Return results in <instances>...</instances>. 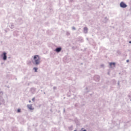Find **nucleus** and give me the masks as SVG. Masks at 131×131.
<instances>
[{
  "label": "nucleus",
  "instance_id": "obj_1",
  "mask_svg": "<svg viewBox=\"0 0 131 131\" xmlns=\"http://www.w3.org/2000/svg\"><path fill=\"white\" fill-rule=\"evenodd\" d=\"M34 60L36 65H38L40 63V58H39L38 55H35L34 56Z\"/></svg>",
  "mask_w": 131,
  "mask_h": 131
},
{
  "label": "nucleus",
  "instance_id": "obj_2",
  "mask_svg": "<svg viewBox=\"0 0 131 131\" xmlns=\"http://www.w3.org/2000/svg\"><path fill=\"white\" fill-rule=\"evenodd\" d=\"M1 57H3V60H7V53L6 52H4L3 54L1 55Z\"/></svg>",
  "mask_w": 131,
  "mask_h": 131
},
{
  "label": "nucleus",
  "instance_id": "obj_3",
  "mask_svg": "<svg viewBox=\"0 0 131 131\" xmlns=\"http://www.w3.org/2000/svg\"><path fill=\"white\" fill-rule=\"evenodd\" d=\"M120 6L121 8H126V7H127V5L123 2H121Z\"/></svg>",
  "mask_w": 131,
  "mask_h": 131
},
{
  "label": "nucleus",
  "instance_id": "obj_4",
  "mask_svg": "<svg viewBox=\"0 0 131 131\" xmlns=\"http://www.w3.org/2000/svg\"><path fill=\"white\" fill-rule=\"evenodd\" d=\"M61 50H62V48H57L56 49L55 51L57 53H60V52H61Z\"/></svg>",
  "mask_w": 131,
  "mask_h": 131
},
{
  "label": "nucleus",
  "instance_id": "obj_5",
  "mask_svg": "<svg viewBox=\"0 0 131 131\" xmlns=\"http://www.w3.org/2000/svg\"><path fill=\"white\" fill-rule=\"evenodd\" d=\"M28 108L30 109V110H33V107H32V105L31 104H29L28 105Z\"/></svg>",
  "mask_w": 131,
  "mask_h": 131
},
{
  "label": "nucleus",
  "instance_id": "obj_6",
  "mask_svg": "<svg viewBox=\"0 0 131 131\" xmlns=\"http://www.w3.org/2000/svg\"><path fill=\"white\" fill-rule=\"evenodd\" d=\"M84 32H85V33H86L88 32V28H84Z\"/></svg>",
  "mask_w": 131,
  "mask_h": 131
},
{
  "label": "nucleus",
  "instance_id": "obj_7",
  "mask_svg": "<svg viewBox=\"0 0 131 131\" xmlns=\"http://www.w3.org/2000/svg\"><path fill=\"white\" fill-rule=\"evenodd\" d=\"M112 65H113L114 66V67H115V63H114V62H111L110 63V66H111H111H112Z\"/></svg>",
  "mask_w": 131,
  "mask_h": 131
},
{
  "label": "nucleus",
  "instance_id": "obj_8",
  "mask_svg": "<svg viewBox=\"0 0 131 131\" xmlns=\"http://www.w3.org/2000/svg\"><path fill=\"white\" fill-rule=\"evenodd\" d=\"M33 70H35V72H37V68H34Z\"/></svg>",
  "mask_w": 131,
  "mask_h": 131
},
{
  "label": "nucleus",
  "instance_id": "obj_9",
  "mask_svg": "<svg viewBox=\"0 0 131 131\" xmlns=\"http://www.w3.org/2000/svg\"><path fill=\"white\" fill-rule=\"evenodd\" d=\"M17 112H18V113L21 112V110L18 109V110H17Z\"/></svg>",
  "mask_w": 131,
  "mask_h": 131
},
{
  "label": "nucleus",
  "instance_id": "obj_10",
  "mask_svg": "<svg viewBox=\"0 0 131 131\" xmlns=\"http://www.w3.org/2000/svg\"><path fill=\"white\" fill-rule=\"evenodd\" d=\"M32 101H33V102H34V101H35V98H33V99H32Z\"/></svg>",
  "mask_w": 131,
  "mask_h": 131
},
{
  "label": "nucleus",
  "instance_id": "obj_11",
  "mask_svg": "<svg viewBox=\"0 0 131 131\" xmlns=\"http://www.w3.org/2000/svg\"><path fill=\"white\" fill-rule=\"evenodd\" d=\"M72 29H73V30H75V28L73 27Z\"/></svg>",
  "mask_w": 131,
  "mask_h": 131
},
{
  "label": "nucleus",
  "instance_id": "obj_12",
  "mask_svg": "<svg viewBox=\"0 0 131 131\" xmlns=\"http://www.w3.org/2000/svg\"><path fill=\"white\" fill-rule=\"evenodd\" d=\"M126 62H127V63H128V62H129V60H127Z\"/></svg>",
  "mask_w": 131,
  "mask_h": 131
},
{
  "label": "nucleus",
  "instance_id": "obj_13",
  "mask_svg": "<svg viewBox=\"0 0 131 131\" xmlns=\"http://www.w3.org/2000/svg\"><path fill=\"white\" fill-rule=\"evenodd\" d=\"M129 42V43H131V41H130Z\"/></svg>",
  "mask_w": 131,
  "mask_h": 131
},
{
  "label": "nucleus",
  "instance_id": "obj_14",
  "mask_svg": "<svg viewBox=\"0 0 131 131\" xmlns=\"http://www.w3.org/2000/svg\"><path fill=\"white\" fill-rule=\"evenodd\" d=\"M83 131H86V130H83Z\"/></svg>",
  "mask_w": 131,
  "mask_h": 131
}]
</instances>
